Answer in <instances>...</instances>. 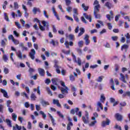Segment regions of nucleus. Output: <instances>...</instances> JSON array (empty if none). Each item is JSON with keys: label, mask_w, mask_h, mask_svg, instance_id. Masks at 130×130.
Listing matches in <instances>:
<instances>
[{"label": "nucleus", "mask_w": 130, "mask_h": 130, "mask_svg": "<svg viewBox=\"0 0 130 130\" xmlns=\"http://www.w3.org/2000/svg\"><path fill=\"white\" fill-rule=\"evenodd\" d=\"M110 122V121L109 120V119H108V118H107V121H103L102 123V126H103V127H104L106 126V125H109V123Z\"/></svg>", "instance_id": "8"}, {"label": "nucleus", "mask_w": 130, "mask_h": 130, "mask_svg": "<svg viewBox=\"0 0 130 130\" xmlns=\"http://www.w3.org/2000/svg\"><path fill=\"white\" fill-rule=\"evenodd\" d=\"M99 8H100V5H98L94 6L93 13L99 12Z\"/></svg>", "instance_id": "19"}, {"label": "nucleus", "mask_w": 130, "mask_h": 130, "mask_svg": "<svg viewBox=\"0 0 130 130\" xmlns=\"http://www.w3.org/2000/svg\"><path fill=\"white\" fill-rule=\"evenodd\" d=\"M106 7H107V8L109 9H111L112 8V4L110 3V2H107L105 3Z\"/></svg>", "instance_id": "25"}, {"label": "nucleus", "mask_w": 130, "mask_h": 130, "mask_svg": "<svg viewBox=\"0 0 130 130\" xmlns=\"http://www.w3.org/2000/svg\"><path fill=\"white\" fill-rule=\"evenodd\" d=\"M7 41H8L7 39H4V40H2L1 41V45H2V46L5 47L6 45H7V44H6V42H7Z\"/></svg>", "instance_id": "23"}, {"label": "nucleus", "mask_w": 130, "mask_h": 130, "mask_svg": "<svg viewBox=\"0 0 130 130\" xmlns=\"http://www.w3.org/2000/svg\"><path fill=\"white\" fill-rule=\"evenodd\" d=\"M127 48H128V45L124 44L123 46H122L121 50L123 51V49H127Z\"/></svg>", "instance_id": "37"}, {"label": "nucleus", "mask_w": 130, "mask_h": 130, "mask_svg": "<svg viewBox=\"0 0 130 130\" xmlns=\"http://www.w3.org/2000/svg\"><path fill=\"white\" fill-rule=\"evenodd\" d=\"M41 103L43 106H46L47 105H49V103L46 102L44 100H43L41 102Z\"/></svg>", "instance_id": "22"}, {"label": "nucleus", "mask_w": 130, "mask_h": 130, "mask_svg": "<svg viewBox=\"0 0 130 130\" xmlns=\"http://www.w3.org/2000/svg\"><path fill=\"white\" fill-rule=\"evenodd\" d=\"M0 112L4 113V105L0 104Z\"/></svg>", "instance_id": "47"}, {"label": "nucleus", "mask_w": 130, "mask_h": 130, "mask_svg": "<svg viewBox=\"0 0 130 130\" xmlns=\"http://www.w3.org/2000/svg\"><path fill=\"white\" fill-rule=\"evenodd\" d=\"M70 80L72 81V82H74V81H75V77L72 74L70 75Z\"/></svg>", "instance_id": "50"}, {"label": "nucleus", "mask_w": 130, "mask_h": 130, "mask_svg": "<svg viewBox=\"0 0 130 130\" xmlns=\"http://www.w3.org/2000/svg\"><path fill=\"white\" fill-rule=\"evenodd\" d=\"M12 104V101L11 100H8L6 102V105L7 107H10V105Z\"/></svg>", "instance_id": "39"}, {"label": "nucleus", "mask_w": 130, "mask_h": 130, "mask_svg": "<svg viewBox=\"0 0 130 130\" xmlns=\"http://www.w3.org/2000/svg\"><path fill=\"white\" fill-rule=\"evenodd\" d=\"M38 71L39 75H40V76H41L42 77H43V76L45 75V71H44V69L42 68H39Z\"/></svg>", "instance_id": "10"}, {"label": "nucleus", "mask_w": 130, "mask_h": 130, "mask_svg": "<svg viewBox=\"0 0 130 130\" xmlns=\"http://www.w3.org/2000/svg\"><path fill=\"white\" fill-rule=\"evenodd\" d=\"M72 10H73V8H72L71 7H70V6L66 8V11H67V12H68V13L71 12Z\"/></svg>", "instance_id": "43"}, {"label": "nucleus", "mask_w": 130, "mask_h": 130, "mask_svg": "<svg viewBox=\"0 0 130 130\" xmlns=\"http://www.w3.org/2000/svg\"><path fill=\"white\" fill-rule=\"evenodd\" d=\"M57 113L61 118H63V117H64V116H63L60 111H57Z\"/></svg>", "instance_id": "40"}, {"label": "nucleus", "mask_w": 130, "mask_h": 130, "mask_svg": "<svg viewBox=\"0 0 130 130\" xmlns=\"http://www.w3.org/2000/svg\"><path fill=\"white\" fill-rule=\"evenodd\" d=\"M82 7L84 11H88V10L89 9V7L88 6H85V4H82Z\"/></svg>", "instance_id": "30"}, {"label": "nucleus", "mask_w": 130, "mask_h": 130, "mask_svg": "<svg viewBox=\"0 0 130 130\" xmlns=\"http://www.w3.org/2000/svg\"><path fill=\"white\" fill-rule=\"evenodd\" d=\"M103 79H104V76H101L99 77V78L96 79V81L97 82L101 83L102 82V81H103Z\"/></svg>", "instance_id": "27"}, {"label": "nucleus", "mask_w": 130, "mask_h": 130, "mask_svg": "<svg viewBox=\"0 0 130 130\" xmlns=\"http://www.w3.org/2000/svg\"><path fill=\"white\" fill-rule=\"evenodd\" d=\"M3 58L4 61H7L8 59H9V58H8V57L7 56V55L6 54L3 55Z\"/></svg>", "instance_id": "46"}, {"label": "nucleus", "mask_w": 130, "mask_h": 130, "mask_svg": "<svg viewBox=\"0 0 130 130\" xmlns=\"http://www.w3.org/2000/svg\"><path fill=\"white\" fill-rule=\"evenodd\" d=\"M37 12L40 13L41 11H40V9L37 8L36 7H34L32 9V13L34 15H36L37 14Z\"/></svg>", "instance_id": "12"}, {"label": "nucleus", "mask_w": 130, "mask_h": 130, "mask_svg": "<svg viewBox=\"0 0 130 130\" xmlns=\"http://www.w3.org/2000/svg\"><path fill=\"white\" fill-rule=\"evenodd\" d=\"M68 90H69V87L67 86L60 88V91L62 94H68L69 93Z\"/></svg>", "instance_id": "5"}, {"label": "nucleus", "mask_w": 130, "mask_h": 130, "mask_svg": "<svg viewBox=\"0 0 130 130\" xmlns=\"http://www.w3.org/2000/svg\"><path fill=\"white\" fill-rule=\"evenodd\" d=\"M73 17L74 18V19L76 21L79 22V18H78V15H79V13H78V9L77 8H74L73 9Z\"/></svg>", "instance_id": "2"}, {"label": "nucleus", "mask_w": 130, "mask_h": 130, "mask_svg": "<svg viewBox=\"0 0 130 130\" xmlns=\"http://www.w3.org/2000/svg\"><path fill=\"white\" fill-rule=\"evenodd\" d=\"M78 45L79 47H83V45H84V42L83 41H80L78 42Z\"/></svg>", "instance_id": "33"}, {"label": "nucleus", "mask_w": 130, "mask_h": 130, "mask_svg": "<svg viewBox=\"0 0 130 130\" xmlns=\"http://www.w3.org/2000/svg\"><path fill=\"white\" fill-rule=\"evenodd\" d=\"M12 116L13 120L16 121L17 118H18V116H17V115H16V114L15 113H12Z\"/></svg>", "instance_id": "31"}, {"label": "nucleus", "mask_w": 130, "mask_h": 130, "mask_svg": "<svg viewBox=\"0 0 130 130\" xmlns=\"http://www.w3.org/2000/svg\"><path fill=\"white\" fill-rule=\"evenodd\" d=\"M93 14L96 19H100V18H101V15L99 14V12H93Z\"/></svg>", "instance_id": "20"}, {"label": "nucleus", "mask_w": 130, "mask_h": 130, "mask_svg": "<svg viewBox=\"0 0 130 130\" xmlns=\"http://www.w3.org/2000/svg\"><path fill=\"white\" fill-rule=\"evenodd\" d=\"M48 115H49V118H50V119H51V121L52 122V123L53 125L54 126L55 125V124H56V123H55L54 122L55 120H54V119L53 118V117L52 115H51V114H50V113H48Z\"/></svg>", "instance_id": "17"}, {"label": "nucleus", "mask_w": 130, "mask_h": 130, "mask_svg": "<svg viewBox=\"0 0 130 130\" xmlns=\"http://www.w3.org/2000/svg\"><path fill=\"white\" fill-rule=\"evenodd\" d=\"M54 67L56 69L57 74H60V70L59 69H61V66H59L57 64H55Z\"/></svg>", "instance_id": "11"}, {"label": "nucleus", "mask_w": 130, "mask_h": 130, "mask_svg": "<svg viewBox=\"0 0 130 130\" xmlns=\"http://www.w3.org/2000/svg\"><path fill=\"white\" fill-rule=\"evenodd\" d=\"M74 62L76 63H78L79 67H81V66H82V60H81V58H80L79 57L77 58V59L75 60H74Z\"/></svg>", "instance_id": "18"}, {"label": "nucleus", "mask_w": 130, "mask_h": 130, "mask_svg": "<svg viewBox=\"0 0 130 130\" xmlns=\"http://www.w3.org/2000/svg\"><path fill=\"white\" fill-rule=\"evenodd\" d=\"M96 108V111H98V112H100V109H101V110H103V105H102V103H101V102H97Z\"/></svg>", "instance_id": "3"}, {"label": "nucleus", "mask_w": 130, "mask_h": 130, "mask_svg": "<svg viewBox=\"0 0 130 130\" xmlns=\"http://www.w3.org/2000/svg\"><path fill=\"white\" fill-rule=\"evenodd\" d=\"M83 16L87 20H89V22H92V16L91 15H88L87 14L84 13Z\"/></svg>", "instance_id": "13"}, {"label": "nucleus", "mask_w": 130, "mask_h": 130, "mask_svg": "<svg viewBox=\"0 0 130 130\" xmlns=\"http://www.w3.org/2000/svg\"><path fill=\"white\" fill-rule=\"evenodd\" d=\"M80 110V109L79 108H75V109H73L70 111L71 114H73L74 115L75 113L76 114V115H78L80 117H82V112L79 111L78 113V111Z\"/></svg>", "instance_id": "1"}, {"label": "nucleus", "mask_w": 130, "mask_h": 130, "mask_svg": "<svg viewBox=\"0 0 130 130\" xmlns=\"http://www.w3.org/2000/svg\"><path fill=\"white\" fill-rule=\"evenodd\" d=\"M107 26H108V29H109V30H111V29H112V25H111V23H107Z\"/></svg>", "instance_id": "60"}, {"label": "nucleus", "mask_w": 130, "mask_h": 130, "mask_svg": "<svg viewBox=\"0 0 130 130\" xmlns=\"http://www.w3.org/2000/svg\"><path fill=\"white\" fill-rule=\"evenodd\" d=\"M97 123V121L94 120L93 121L91 122L89 124V126H94L95 124Z\"/></svg>", "instance_id": "34"}, {"label": "nucleus", "mask_w": 130, "mask_h": 130, "mask_svg": "<svg viewBox=\"0 0 130 130\" xmlns=\"http://www.w3.org/2000/svg\"><path fill=\"white\" fill-rule=\"evenodd\" d=\"M117 39H118V36H113L112 37V40L113 41H117Z\"/></svg>", "instance_id": "49"}, {"label": "nucleus", "mask_w": 130, "mask_h": 130, "mask_svg": "<svg viewBox=\"0 0 130 130\" xmlns=\"http://www.w3.org/2000/svg\"><path fill=\"white\" fill-rule=\"evenodd\" d=\"M42 23L44 27H46V30L48 31V30H49V22H46L45 21H43L42 22Z\"/></svg>", "instance_id": "6"}, {"label": "nucleus", "mask_w": 130, "mask_h": 130, "mask_svg": "<svg viewBox=\"0 0 130 130\" xmlns=\"http://www.w3.org/2000/svg\"><path fill=\"white\" fill-rule=\"evenodd\" d=\"M59 102V101L58 100H53V104H56V105Z\"/></svg>", "instance_id": "64"}, {"label": "nucleus", "mask_w": 130, "mask_h": 130, "mask_svg": "<svg viewBox=\"0 0 130 130\" xmlns=\"http://www.w3.org/2000/svg\"><path fill=\"white\" fill-rule=\"evenodd\" d=\"M35 54H36V51L34 49H32L29 53V56L31 59H35Z\"/></svg>", "instance_id": "4"}, {"label": "nucleus", "mask_w": 130, "mask_h": 130, "mask_svg": "<svg viewBox=\"0 0 130 130\" xmlns=\"http://www.w3.org/2000/svg\"><path fill=\"white\" fill-rule=\"evenodd\" d=\"M119 18H120V15H117L115 17V20L116 22H117L118 21Z\"/></svg>", "instance_id": "57"}, {"label": "nucleus", "mask_w": 130, "mask_h": 130, "mask_svg": "<svg viewBox=\"0 0 130 130\" xmlns=\"http://www.w3.org/2000/svg\"><path fill=\"white\" fill-rule=\"evenodd\" d=\"M45 54L47 57H49V56H50V53H49V51H45Z\"/></svg>", "instance_id": "54"}, {"label": "nucleus", "mask_w": 130, "mask_h": 130, "mask_svg": "<svg viewBox=\"0 0 130 130\" xmlns=\"http://www.w3.org/2000/svg\"><path fill=\"white\" fill-rule=\"evenodd\" d=\"M61 51L64 54H67L68 55V54H70V53H71V50H68V51H66L64 49H62Z\"/></svg>", "instance_id": "32"}, {"label": "nucleus", "mask_w": 130, "mask_h": 130, "mask_svg": "<svg viewBox=\"0 0 130 130\" xmlns=\"http://www.w3.org/2000/svg\"><path fill=\"white\" fill-rule=\"evenodd\" d=\"M15 25L17 26V27L18 29H20L21 24H20V23H19L18 22H15Z\"/></svg>", "instance_id": "56"}, {"label": "nucleus", "mask_w": 130, "mask_h": 130, "mask_svg": "<svg viewBox=\"0 0 130 130\" xmlns=\"http://www.w3.org/2000/svg\"><path fill=\"white\" fill-rule=\"evenodd\" d=\"M40 114H41L43 119H46V117H47V116L46 115V114L45 113H44L43 111H41L40 112Z\"/></svg>", "instance_id": "24"}, {"label": "nucleus", "mask_w": 130, "mask_h": 130, "mask_svg": "<svg viewBox=\"0 0 130 130\" xmlns=\"http://www.w3.org/2000/svg\"><path fill=\"white\" fill-rule=\"evenodd\" d=\"M105 99H106L105 98V96H104V95L102 94L101 95L100 101H101V102L102 103H104V102L105 101Z\"/></svg>", "instance_id": "29"}, {"label": "nucleus", "mask_w": 130, "mask_h": 130, "mask_svg": "<svg viewBox=\"0 0 130 130\" xmlns=\"http://www.w3.org/2000/svg\"><path fill=\"white\" fill-rule=\"evenodd\" d=\"M58 81H59L58 78H52L51 79L52 83L53 85H55L56 86H57V82H58Z\"/></svg>", "instance_id": "16"}, {"label": "nucleus", "mask_w": 130, "mask_h": 130, "mask_svg": "<svg viewBox=\"0 0 130 130\" xmlns=\"http://www.w3.org/2000/svg\"><path fill=\"white\" fill-rule=\"evenodd\" d=\"M4 16H5V19L6 21H7V22H10V19H9V17H8V15L7 14V13H5Z\"/></svg>", "instance_id": "44"}, {"label": "nucleus", "mask_w": 130, "mask_h": 130, "mask_svg": "<svg viewBox=\"0 0 130 130\" xmlns=\"http://www.w3.org/2000/svg\"><path fill=\"white\" fill-rule=\"evenodd\" d=\"M64 45H66V48H70V45H69V41H66L64 43Z\"/></svg>", "instance_id": "53"}, {"label": "nucleus", "mask_w": 130, "mask_h": 130, "mask_svg": "<svg viewBox=\"0 0 130 130\" xmlns=\"http://www.w3.org/2000/svg\"><path fill=\"white\" fill-rule=\"evenodd\" d=\"M120 79L121 81L123 82V83H125V84H126L127 82L125 80V78H124V76L122 73L120 74Z\"/></svg>", "instance_id": "15"}, {"label": "nucleus", "mask_w": 130, "mask_h": 130, "mask_svg": "<svg viewBox=\"0 0 130 130\" xmlns=\"http://www.w3.org/2000/svg\"><path fill=\"white\" fill-rule=\"evenodd\" d=\"M30 98L32 101H35V100H36V98H37V97L36 96L35 94H34V93H32L30 95Z\"/></svg>", "instance_id": "26"}, {"label": "nucleus", "mask_w": 130, "mask_h": 130, "mask_svg": "<svg viewBox=\"0 0 130 130\" xmlns=\"http://www.w3.org/2000/svg\"><path fill=\"white\" fill-rule=\"evenodd\" d=\"M16 55L19 59H23V56L22 55V52H21V51H18V52H16Z\"/></svg>", "instance_id": "14"}, {"label": "nucleus", "mask_w": 130, "mask_h": 130, "mask_svg": "<svg viewBox=\"0 0 130 130\" xmlns=\"http://www.w3.org/2000/svg\"><path fill=\"white\" fill-rule=\"evenodd\" d=\"M14 7L15 10H17V9H19V4H18L17 2L14 3Z\"/></svg>", "instance_id": "36"}, {"label": "nucleus", "mask_w": 130, "mask_h": 130, "mask_svg": "<svg viewBox=\"0 0 130 130\" xmlns=\"http://www.w3.org/2000/svg\"><path fill=\"white\" fill-rule=\"evenodd\" d=\"M53 13L54 14V16H56L57 20L59 21L60 19L59 18V17H58V15H57V13H56V11H55V12H53Z\"/></svg>", "instance_id": "45"}, {"label": "nucleus", "mask_w": 130, "mask_h": 130, "mask_svg": "<svg viewBox=\"0 0 130 130\" xmlns=\"http://www.w3.org/2000/svg\"><path fill=\"white\" fill-rule=\"evenodd\" d=\"M46 89L48 94L50 96H52V92H51V90H50V88L49 87H46Z\"/></svg>", "instance_id": "28"}, {"label": "nucleus", "mask_w": 130, "mask_h": 130, "mask_svg": "<svg viewBox=\"0 0 130 130\" xmlns=\"http://www.w3.org/2000/svg\"><path fill=\"white\" fill-rule=\"evenodd\" d=\"M3 72L5 74V75H8V74L10 73V71L9 70V69L7 68H4Z\"/></svg>", "instance_id": "35"}, {"label": "nucleus", "mask_w": 130, "mask_h": 130, "mask_svg": "<svg viewBox=\"0 0 130 130\" xmlns=\"http://www.w3.org/2000/svg\"><path fill=\"white\" fill-rule=\"evenodd\" d=\"M27 6H29V7H32L33 5L32 4V2L33 1H29L27 0Z\"/></svg>", "instance_id": "42"}, {"label": "nucleus", "mask_w": 130, "mask_h": 130, "mask_svg": "<svg viewBox=\"0 0 130 130\" xmlns=\"http://www.w3.org/2000/svg\"><path fill=\"white\" fill-rule=\"evenodd\" d=\"M61 73L62 76H66V74L67 73V70H64V69H62L61 71Z\"/></svg>", "instance_id": "51"}, {"label": "nucleus", "mask_w": 130, "mask_h": 130, "mask_svg": "<svg viewBox=\"0 0 130 130\" xmlns=\"http://www.w3.org/2000/svg\"><path fill=\"white\" fill-rule=\"evenodd\" d=\"M52 30H53V32H54V33H56L57 32V30H56V28L55 27V25L52 26Z\"/></svg>", "instance_id": "61"}, {"label": "nucleus", "mask_w": 130, "mask_h": 130, "mask_svg": "<svg viewBox=\"0 0 130 130\" xmlns=\"http://www.w3.org/2000/svg\"><path fill=\"white\" fill-rule=\"evenodd\" d=\"M51 89H52L53 91H55V90L57 89V87H56V86H54L53 85H51Z\"/></svg>", "instance_id": "62"}, {"label": "nucleus", "mask_w": 130, "mask_h": 130, "mask_svg": "<svg viewBox=\"0 0 130 130\" xmlns=\"http://www.w3.org/2000/svg\"><path fill=\"white\" fill-rule=\"evenodd\" d=\"M89 38H90V37L89 36V35H85L83 39L84 40H85V41H86L87 40H89Z\"/></svg>", "instance_id": "52"}, {"label": "nucleus", "mask_w": 130, "mask_h": 130, "mask_svg": "<svg viewBox=\"0 0 130 130\" xmlns=\"http://www.w3.org/2000/svg\"><path fill=\"white\" fill-rule=\"evenodd\" d=\"M39 26L41 31H45V27L44 26L41 25L40 23L39 24Z\"/></svg>", "instance_id": "38"}, {"label": "nucleus", "mask_w": 130, "mask_h": 130, "mask_svg": "<svg viewBox=\"0 0 130 130\" xmlns=\"http://www.w3.org/2000/svg\"><path fill=\"white\" fill-rule=\"evenodd\" d=\"M29 69L28 70V72L30 73V74H32V73H34V72L35 71V70L32 68H31V67H29Z\"/></svg>", "instance_id": "58"}, {"label": "nucleus", "mask_w": 130, "mask_h": 130, "mask_svg": "<svg viewBox=\"0 0 130 130\" xmlns=\"http://www.w3.org/2000/svg\"><path fill=\"white\" fill-rule=\"evenodd\" d=\"M45 82L46 84H47L48 85H49V84H50V83H51V81L49 78L47 79Z\"/></svg>", "instance_id": "55"}, {"label": "nucleus", "mask_w": 130, "mask_h": 130, "mask_svg": "<svg viewBox=\"0 0 130 130\" xmlns=\"http://www.w3.org/2000/svg\"><path fill=\"white\" fill-rule=\"evenodd\" d=\"M12 41H13V42H14V43L15 45H18V44H19V41L18 40H16L15 39Z\"/></svg>", "instance_id": "48"}, {"label": "nucleus", "mask_w": 130, "mask_h": 130, "mask_svg": "<svg viewBox=\"0 0 130 130\" xmlns=\"http://www.w3.org/2000/svg\"><path fill=\"white\" fill-rule=\"evenodd\" d=\"M1 93H2V94H3V96L4 97H5V98H9V95H8V92H7V91H6V90L1 88Z\"/></svg>", "instance_id": "7"}, {"label": "nucleus", "mask_w": 130, "mask_h": 130, "mask_svg": "<svg viewBox=\"0 0 130 130\" xmlns=\"http://www.w3.org/2000/svg\"><path fill=\"white\" fill-rule=\"evenodd\" d=\"M114 127L116 128V129L122 130L121 127L117 124H116Z\"/></svg>", "instance_id": "59"}, {"label": "nucleus", "mask_w": 130, "mask_h": 130, "mask_svg": "<svg viewBox=\"0 0 130 130\" xmlns=\"http://www.w3.org/2000/svg\"><path fill=\"white\" fill-rule=\"evenodd\" d=\"M77 51L78 53H79V55H82L83 52L82 51V50L80 48L77 49Z\"/></svg>", "instance_id": "41"}, {"label": "nucleus", "mask_w": 130, "mask_h": 130, "mask_svg": "<svg viewBox=\"0 0 130 130\" xmlns=\"http://www.w3.org/2000/svg\"><path fill=\"white\" fill-rule=\"evenodd\" d=\"M6 121L7 123V125H8V126H9V127H12V121H11V120H10L9 119H6Z\"/></svg>", "instance_id": "21"}, {"label": "nucleus", "mask_w": 130, "mask_h": 130, "mask_svg": "<svg viewBox=\"0 0 130 130\" xmlns=\"http://www.w3.org/2000/svg\"><path fill=\"white\" fill-rule=\"evenodd\" d=\"M115 117L118 121H121V120H122V115H120L119 113H116L115 114Z\"/></svg>", "instance_id": "9"}, {"label": "nucleus", "mask_w": 130, "mask_h": 130, "mask_svg": "<svg viewBox=\"0 0 130 130\" xmlns=\"http://www.w3.org/2000/svg\"><path fill=\"white\" fill-rule=\"evenodd\" d=\"M66 6H70L71 5V0H65Z\"/></svg>", "instance_id": "63"}]
</instances>
